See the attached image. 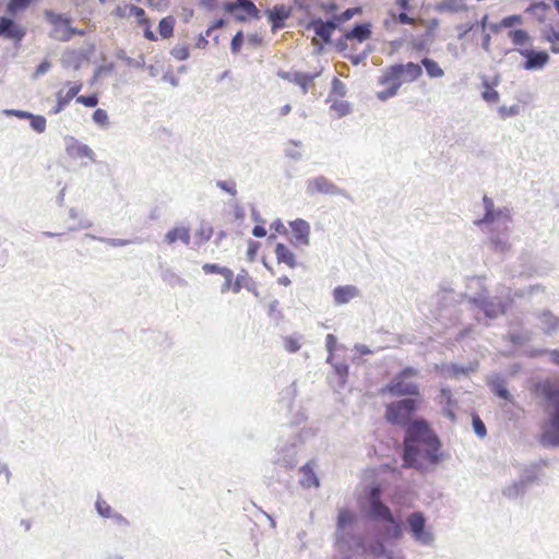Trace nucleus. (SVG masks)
Returning a JSON list of instances; mask_svg holds the SVG:
<instances>
[{"instance_id": "f257e3e1", "label": "nucleus", "mask_w": 559, "mask_h": 559, "mask_svg": "<svg viewBox=\"0 0 559 559\" xmlns=\"http://www.w3.org/2000/svg\"><path fill=\"white\" fill-rule=\"evenodd\" d=\"M382 493L381 486L372 484L360 502L365 518L382 523V525H373L365 535L336 532L335 538L340 548L376 558L393 559L386 549V543L403 537L404 523L401 519L395 518L392 510L382 501Z\"/></svg>"}, {"instance_id": "f03ea898", "label": "nucleus", "mask_w": 559, "mask_h": 559, "mask_svg": "<svg viewBox=\"0 0 559 559\" xmlns=\"http://www.w3.org/2000/svg\"><path fill=\"white\" fill-rule=\"evenodd\" d=\"M442 443L429 423L415 418L406 425L403 440V462L405 467L420 469L424 462L437 465L442 461Z\"/></svg>"}, {"instance_id": "7ed1b4c3", "label": "nucleus", "mask_w": 559, "mask_h": 559, "mask_svg": "<svg viewBox=\"0 0 559 559\" xmlns=\"http://www.w3.org/2000/svg\"><path fill=\"white\" fill-rule=\"evenodd\" d=\"M423 74L421 66L415 62L395 63L388 67L379 78V85H388L383 91L377 92V98L385 102L397 95L400 87L405 82H414Z\"/></svg>"}, {"instance_id": "20e7f679", "label": "nucleus", "mask_w": 559, "mask_h": 559, "mask_svg": "<svg viewBox=\"0 0 559 559\" xmlns=\"http://www.w3.org/2000/svg\"><path fill=\"white\" fill-rule=\"evenodd\" d=\"M546 400V418L542 425L540 443L545 448L559 447V386L546 382L542 386Z\"/></svg>"}, {"instance_id": "39448f33", "label": "nucleus", "mask_w": 559, "mask_h": 559, "mask_svg": "<svg viewBox=\"0 0 559 559\" xmlns=\"http://www.w3.org/2000/svg\"><path fill=\"white\" fill-rule=\"evenodd\" d=\"M302 444L304 439L300 433L289 435L276 445L272 463L285 471L294 469L298 464L297 454Z\"/></svg>"}, {"instance_id": "423d86ee", "label": "nucleus", "mask_w": 559, "mask_h": 559, "mask_svg": "<svg viewBox=\"0 0 559 559\" xmlns=\"http://www.w3.org/2000/svg\"><path fill=\"white\" fill-rule=\"evenodd\" d=\"M468 302L483 311L486 318L493 320L507 312L511 299L502 296H490L486 289L467 297Z\"/></svg>"}, {"instance_id": "0eeeda50", "label": "nucleus", "mask_w": 559, "mask_h": 559, "mask_svg": "<svg viewBox=\"0 0 559 559\" xmlns=\"http://www.w3.org/2000/svg\"><path fill=\"white\" fill-rule=\"evenodd\" d=\"M406 526L413 540L425 547H431L435 544L436 536L427 525V518L421 511H415L408 514Z\"/></svg>"}, {"instance_id": "6e6552de", "label": "nucleus", "mask_w": 559, "mask_h": 559, "mask_svg": "<svg viewBox=\"0 0 559 559\" xmlns=\"http://www.w3.org/2000/svg\"><path fill=\"white\" fill-rule=\"evenodd\" d=\"M417 411V401L412 397L402 399L386 405L385 418L394 425H406L413 420L412 416Z\"/></svg>"}, {"instance_id": "1a4fd4ad", "label": "nucleus", "mask_w": 559, "mask_h": 559, "mask_svg": "<svg viewBox=\"0 0 559 559\" xmlns=\"http://www.w3.org/2000/svg\"><path fill=\"white\" fill-rule=\"evenodd\" d=\"M511 228V221L507 225H484V230L488 234V240L492 251L504 254L510 251L511 242L509 240V233Z\"/></svg>"}, {"instance_id": "9d476101", "label": "nucleus", "mask_w": 559, "mask_h": 559, "mask_svg": "<svg viewBox=\"0 0 559 559\" xmlns=\"http://www.w3.org/2000/svg\"><path fill=\"white\" fill-rule=\"evenodd\" d=\"M485 214L481 218L476 219L475 225L483 227L484 225H507L511 221L510 211L507 207L496 209L492 199L487 195L483 198Z\"/></svg>"}, {"instance_id": "9b49d317", "label": "nucleus", "mask_w": 559, "mask_h": 559, "mask_svg": "<svg viewBox=\"0 0 559 559\" xmlns=\"http://www.w3.org/2000/svg\"><path fill=\"white\" fill-rule=\"evenodd\" d=\"M223 9L226 13L235 14L237 22L245 23L249 17L259 20L261 17L260 10L251 0H235L234 2H224Z\"/></svg>"}, {"instance_id": "f8f14e48", "label": "nucleus", "mask_w": 559, "mask_h": 559, "mask_svg": "<svg viewBox=\"0 0 559 559\" xmlns=\"http://www.w3.org/2000/svg\"><path fill=\"white\" fill-rule=\"evenodd\" d=\"M307 193L312 195L314 193H321L325 195H342L348 200H352L350 195L346 190L337 187L333 181L329 180L324 176H317L306 181Z\"/></svg>"}, {"instance_id": "ddd939ff", "label": "nucleus", "mask_w": 559, "mask_h": 559, "mask_svg": "<svg viewBox=\"0 0 559 559\" xmlns=\"http://www.w3.org/2000/svg\"><path fill=\"white\" fill-rule=\"evenodd\" d=\"M406 379L395 374L392 380L382 388V393H389L392 396H416L420 395L418 384L407 382Z\"/></svg>"}, {"instance_id": "4468645a", "label": "nucleus", "mask_w": 559, "mask_h": 559, "mask_svg": "<svg viewBox=\"0 0 559 559\" xmlns=\"http://www.w3.org/2000/svg\"><path fill=\"white\" fill-rule=\"evenodd\" d=\"M519 53L525 58L523 63V68L525 70H540L543 69L549 61V55L544 50H535V49H518Z\"/></svg>"}, {"instance_id": "2eb2a0df", "label": "nucleus", "mask_w": 559, "mask_h": 559, "mask_svg": "<svg viewBox=\"0 0 559 559\" xmlns=\"http://www.w3.org/2000/svg\"><path fill=\"white\" fill-rule=\"evenodd\" d=\"M289 227L292 229L293 239L292 243L295 247H307L310 243V224L302 219L296 218L289 222Z\"/></svg>"}, {"instance_id": "dca6fc26", "label": "nucleus", "mask_w": 559, "mask_h": 559, "mask_svg": "<svg viewBox=\"0 0 559 559\" xmlns=\"http://www.w3.org/2000/svg\"><path fill=\"white\" fill-rule=\"evenodd\" d=\"M25 35V28L19 25L14 20L8 16H0V37L20 44Z\"/></svg>"}, {"instance_id": "f3484780", "label": "nucleus", "mask_w": 559, "mask_h": 559, "mask_svg": "<svg viewBox=\"0 0 559 559\" xmlns=\"http://www.w3.org/2000/svg\"><path fill=\"white\" fill-rule=\"evenodd\" d=\"M486 383L489 386L490 391L499 399L504 401H511L512 395L507 388V380L500 373H490L486 378Z\"/></svg>"}, {"instance_id": "a211bd4d", "label": "nucleus", "mask_w": 559, "mask_h": 559, "mask_svg": "<svg viewBox=\"0 0 559 559\" xmlns=\"http://www.w3.org/2000/svg\"><path fill=\"white\" fill-rule=\"evenodd\" d=\"M319 72L316 73H307V72H283L280 73V76L300 86L304 94L308 93L309 85L313 82V80L319 76Z\"/></svg>"}, {"instance_id": "6ab92c4d", "label": "nucleus", "mask_w": 559, "mask_h": 559, "mask_svg": "<svg viewBox=\"0 0 559 559\" xmlns=\"http://www.w3.org/2000/svg\"><path fill=\"white\" fill-rule=\"evenodd\" d=\"M292 10L284 4H276L267 10L266 15L272 25V31L281 29L285 26V21L290 16Z\"/></svg>"}, {"instance_id": "aec40b11", "label": "nucleus", "mask_w": 559, "mask_h": 559, "mask_svg": "<svg viewBox=\"0 0 559 559\" xmlns=\"http://www.w3.org/2000/svg\"><path fill=\"white\" fill-rule=\"evenodd\" d=\"M67 154L71 157L76 158H88L92 162H95V153L94 151L86 144L79 142L75 139H71V141L67 144Z\"/></svg>"}, {"instance_id": "412c9836", "label": "nucleus", "mask_w": 559, "mask_h": 559, "mask_svg": "<svg viewBox=\"0 0 559 559\" xmlns=\"http://www.w3.org/2000/svg\"><path fill=\"white\" fill-rule=\"evenodd\" d=\"M358 296L359 289L354 285L336 286L333 289V299L336 306L345 305Z\"/></svg>"}, {"instance_id": "4be33fe9", "label": "nucleus", "mask_w": 559, "mask_h": 559, "mask_svg": "<svg viewBox=\"0 0 559 559\" xmlns=\"http://www.w3.org/2000/svg\"><path fill=\"white\" fill-rule=\"evenodd\" d=\"M81 88H82V84L81 83H75V84H73L69 88V91L66 93V95H62V91H59L57 93V104L51 109V114L57 115V114L61 112L69 105V103L74 97L78 96V94L80 93Z\"/></svg>"}, {"instance_id": "5701e85b", "label": "nucleus", "mask_w": 559, "mask_h": 559, "mask_svg": "<svg viewBox=\"0 0 559 559\" xmlns=\"http://www.w3.org/2000/svg\"><path fill=\"white\" fill-rule=\"evenodd\" d=\"M307 31H313L314 34L325 44L331 41L333 32L321 17L312 19L307 25Z\"/></svg>"}, {"instance_id": "b1692460", "label": "nucleus", "mask_w": 559, "mask_h": 559, "mask_svg": "<svg viewBox=\"0 0 559 559\" xmlns=\"http://www.w3.org/2000/svg\"><path fill=\"white\" fill-rule=\"evenodd\" d=\"M301 475L299 483L304 488L319 487L320 481L314 473V465L312 462H308L299 468Z\"/></svg>"}, {"instance_id": "393cba45", "label": "nucleus", "mask_w": 559, "mask_h": 559, "mask_svg": "<svg viewBox=\"0 0 559 559\" xmlns=\"http://www.w3.org/2000/svg\"><path fill=\"white\" fill-rule=\"evenodd\" d=\"M190 228L186 226H176L169 229L165 235V241L168 245H174L177 240L188 246L190 243Z\"/></svg>"}, {"instance_id": "a878e982", "label": "nucleus", "mask_w": 559, "mask_h": 559, "mask_svg": "<svg viewBox=\"0 0 559 559\" xmlns=\"http://www.w3.org/2000/svg\"><path fill=\"white\" fill-rule=\"evenodd\" d=\"M371 35V25L370 23H356L348 32L345 34V39L349 40H358L359 43L368 39Z\"/></svg>"}, {"instance_id": "bb28decb", "label": "nucleus", "mask_w": 559, "mask_h": 559, "mask_svg": "<svg viewBox=\"0 0 559 559\" xmlns=\"http://www.w3.org/2000/svg\"><path fill=\"white\" fill-rule=\"evenodd\" d=\"M274 252L278 263H285L292 269L297 266L296 255L286 245L278 242Z\"/></svg>"}, {"instance_id": "cd10ccee", "label": "nucleus", "mask_w": 559, "mask_h": 559, "mask_svg": "<svg viewBox=\"0 0 559 559\" xmlns=\"http://www.w3.org/2000/svg\"><path fill=\"white\" fill-rule=\"evenodd\" d=\"M542 329L545 334L552 335L559 329V318L550 311H543L539 316Z\"/></svg>"}, {"instance_id": "c85d7f7f", "label": "nucleus", "mask_w": 559, "mask_h": 559, "mask_svg": "<svg viewBox=\"0 0 559 559\" xmlns=\"http://www.w3.org/2000/svg\"><path fill=\"white\" fill-rule=\"evenodd\" d=\"M498 85V79H495L493 83H490L486 76H483L481 86L484 88L481 98L488 104H495L499 100V93L493 88Z\"/></svg>"}, {"instance_id": "c756f323", "label": "nucleus", "mask_w": 559, "mask_h": 559, "mask_svg": "<svg viewBox=\"0 0 559 559\" xmlns=\"http://www.w3.org/2000/svg\"><path fill=\"white\" fill-rule=\"evenodd\" d=\"M59 31H60V27H55L50 32L49 36L51 38L56 39V40L69 41L72 38V36H74V35H80V36L84 35V31L83 29H79L76 27H72L70 24L64 26L63 34H59Z\"/></svg>"}, {"instance_id": "7c9ffc66", "label": "nucleus", "mask_w": 559, "mask_h": 559, "mask_svg": "<svg viewBox=\"0 0 559 559\" xmlns=\"http://www.w3.org/2000/svg\"><path fill=\"white\" fill-rule=\"evenodd\" d=\"M85 238H90L92 240L104 242L111 247H124V246H128L131 243L139 242L138 239L107 238V237L95 236L93 234H85Z\"/></svg>"}, {"instance_id": "2f4dec72", "label": "nucleus", "mask_w": 559, "mask_h": 559, "mask_svg": "<svg viewBox=\"0 0 559 559\" xmlns=\"http://www.w3.org/2000/svg\"><path fill=\"white\" fill-rule=\"evenodd\" d=\"M356 521L355 515L345 509L338 511L337 522H336V532H346L345 528L353 525Z\"/></svg>"}, {"instance_id": "473e14b6", "label": "nucleus", "mask_w": 559, "mask_h": 559, "mask_svg": "<svg viewBox=\"0 0 559 559\" xmlns=\"http://www.w3.org/2000/svg\"><path fill=\"white\" fill-rule=\"evenodd\" d=\"M95 511L102 519H111L116 510L98 495L95 501Z\"/></svg>"}, {"instance_id": "72a5a7b5", "label": "nucleus", "mask_w": 559, "mask_h": 559, "mask_svg": "<svg viewBox=\"0 0 559 559\" xmlns=\"http://www.w3.org/2000/svg\"><path fill=\"white\" fill-rule=\"evenodd\" d=\"M421 66L425 68L427 75L431 79L442 78L444 75L442 68L433 59L424 58Z\"/></svg>"}, {"instance_id": "f704fd0d", "label": "nucleus", "mask_w": 559, "mask_h": 559, "mask_svg": "<svg viewBox=\"0 0 559 559\" xmlns=\"http://www.w3.org/2000/svg\"><path fill=\"white\" fill-rule=\"evenodd\" d=\"M476 366H461L457 364H450L445 367V372L451 378H460L461 376H466L469 372L475 371Z\"/></svg>"}, {"instance_id": "c9c22d12", "label": "nucleus", "mask_w": 559, "mask_h": 559, "mask_svg": "<svg viewBox=\"0 0 559 559\" xmlns=\"http://www.w3.org/2000/svg\"><path fill=\"white\" fill-rule=\"evenodd\" d=\"M302 142L297 140H289L284 150V154L287 158L294 160H300L302 158V153L297 150V147H301Z\"/></svg>"}, {"instance_id": "e433bc0d", "label": "nucleus", "mask_w": 559, "mask_h": 559, "mask_svg": "<svg viewBox=\"0 0 559 559\" xmlns=\"http://www.w3.org/2000/svg\"><path fill=\"white\" fill-rule=\"evenodd\" d=\"M526 487L524 485L521 484V481H515L513 483L512 485L506 487L503 490H502V493L504 497L509 498V499H516L519 497H522L525 495L526 492Z\"/></svg>"}, {"instance_id": "4c0bfd02", "label": "nucleus", "mask_w": 559, "mask_h": 559, "mask_svg": "<svg viewBox=\"0 0 559 559\" xmlns=\"http://www.w3.org/2000/svg\"><path fill=\"white\" fill-rule=\"evenodd\" d=\"M439 12H452L457 13L465 9V5L459 0H443L436 7Z\"/></svg>"}, {"instance_id": "58836bf2", "label": "nucleus", "mask_w": 559, "mask_h": 559, "mask_svg": "<svg viewBox=\"0 0 559 559\" xmlns=\"http://www.w3.org/2000/svg\"><path fill=\"white\" fill-rule=\"evenodd\" d=\"M175 26V19L169 15L163 17L158 23V33L163 38H169L173 36Z\"/></svg>"}, {"instance_id": "ea45409f", "label": "nucleus", "mask_w": 559, "mask_h": 559, "mask_svg": "<svg viewBox=\"0 0 559 559\" xmlns=\"http://www.w3.org/2000/svg\"><path fill=\"white\" fill-rule=\"evenodd\" d=\"M212 234H213V228L209 224L203 222L200 225V228L195 231V238H197L195 245L198 247H200V246L206 243L211 239Z\"/></svg>"}, {"instance_id": "a19ab883", "label": "nucleus", "mask_w": 559, "mask_h": 559, "mask_svg": "<svg viewBox=\"0 0 559 559\" xmlns=\"http://www.w3.org/2000/svg\"><path fill=\"white\" fill-rule=\"evenodd\" d=\"M251 283V278L246 270H241L240 273L237 274L234 284L233 292L235 294L239 293L241 288L250 289L249 284Z\"/></svg>"}, {"instance_id": "79ce46f5", "label": "nucleus", "mask_w": 559, "mask_h": 559, "mask_svg": "<svg viewBox=\"0 0 559 559\" xmlns=\"http://www.w3.org/2000/svg\"><path fill=\"white\" fill-rule=\"evenodd\" d=\"M45 19L53 25V28L60 27L61 24H63L66 26V25L70 24V22H71V20L69 17H67L60 13H55L51 10L45 11Z\"/></svg>"}, {"instance_id": "37998d69", "label": "nucleus", "mask_w": 559, "mask_h": 559, "mask_svg": "<svg viewBox=\"0 0 559 559\" xmlns=\"http://www.w3.org/2000/svg\"><path fill=\"white\" fill-rule=\"evenodd\" d=\"M509 38L515 46H524L530 41V35L524 29H512L508 33Z\"/></svg>"}, {"instance_id": "c03bdc74", "label": "nucleus", "mask_w": 559, "mask_h": 559, "mask_svg": "<svg viewBox=\"0 0 559 559\" xmlns=\"http://www.w3.org/2000/svg\"><path fill=\"white\" fill-rule=\"evenodd\" d=\"M536 479H537L536 466L532 465V466L525 467L521 472L519 481H521V484L527 488Z\"/></svg>"}, {"instance_id": "a18cd8bd", "label": "nucleus", "mask_w": 559, "mask_h": 559, "mask_svg": "<svg viewBox=\"0 0 559 559\" xmlns=\"http://www.w3.org/2000/svg\"><path fill=\"white\" fill-rule=\"evenodd\" d=\"M508 338L514 345H523L532 340V332L528 330L512 332L508 334Z\"/></svg>"}, {"instance_id": "49530a36", "label": "nucleus", "mask_w": 559, "mask_h": 559, "mask_svg": "<svg viewBox=\"0 0 559 559\" xmlns=\"http://www.w3.org/2000/svg\"><path fill=\"white\" fill-rule=\"evenodd\" d=\"M162 278L170 284L171 286L179 285V286H186L187 282L177 275L173 270L166 269L162 273Z\"/></svg>"}, {"instance_id": "de8ad7c7", "label": "nucleus", "mask_w": 559, "mask_h": 559, "mask_svg": "<svg viewBox=\"0 0 559 559\" xmlns=\"http://www.w3.org/2000/svg\"><path fill=\"white\" fill-rule=\"evenodd\" d=\"M34 0H10L7 4V12L10 14H16L20 11L25 10Z\"/></svg>"}, {"instance_id": "09e8293b", "label": "nucleus", "mask_w": 559, "mask_h": 559, "mask_svg": "<svg viewBox=\"0 0 559 559\" xmlns=\"http://www.w3.org/2000/svg\"><path fill=\"white\" fill-rule=\"evenodd\" d=\"M27 119H29L32 129L37 133H43L46 130V118L44 116L31 114Z\"/></svg>"}, {"instance_id": "8fccbe9b", "label": "nucleus", "mask_w": 559, "mask_h": 559, "mask_svg": "<svg viewBox=\"0 0 559 559\" xmlns=\"http://www.w3.org/2000/svg\"><path fill=\"white\" fill-rule=\"evenodd\" d=\"M132 15L138 19L139 24L148 25V20L145 16V11L143 8L130 4L129 5V16Z\"/></svg>"}, {"instance_id": "3c124183", "label": "nucleus", "mask_w": 559, "mask_h": 559, "mask_svg": "<svg viewBox=\"0 0 559 559\" xmlns=\"http://www.w3.org/2000/svg\"><path fill=\"white\" fill-rule=\"evenodd\" d=\"M472 426L474 432L479 437L484 438L487 436V428L481 418L478 415H473L472 417Z\"/></svg>"}, {"instance_id": "603ef678", "label": "nucleus", "mask_w": 559, "mask_h": 559, "mask_svg": "<svg viewBox=\"0 0 559 559\" xmlns=\"http://www.w3.org/2000/svg\"><path fill=\"white\" fill-rule=\"evenodd\" d=\"M297 394V385L296 382H293L290 385H288L285 390L282 391V401H287V407H290L293 404V401Z\"/></svg>"}, {"instance_id": "864d4df0", "label": "nucleus", "mask_w": 559, "mask_h": 559, "mask_svg": "<svg viewBox=\"0 0 559 559\" xmlns=\"http://www.w3.org/2000/svg\"><path fill=\"white\" fill-rule=\"evenodd\" d=\"M498 112L502 119L514 117L520 114V106L519 105H512V106L502 105L499 107Z\"/></svg>"}, {"instance_id": "5fc2aeb1", "label": "nucleus", "mask_w": 559, "mask_h": 559, "mask_svg": "<svg viewBox=\"0 0 559 559\" xmlns=\"http://www.w3.org/2000/svg\"><path fill=\"white\" fill-rule=\"evenodd\" d=\"M202 270L205 274H219L223 276L229 269L215 263H205L203 264Z\"/></svg>"}, {"instance_id": "6e6d98bb", "label": "nucleus", "mask_w": 559, "mask_h": 559, "mask_svg": "<svg viewBox=\"0 0 559 559\" xmlns=\"http://www.w3.org/2000/svg\"><path fill=\"white\" fill-rule=\"evenodd\" d=\"M216 187L233 197L237 194L236 182L234 180H217Z\"/></svg>"}, {"instance_id": "4d7b16f0", "label": "nucleus", "mask_w": 559, "mask_h": 559, "mask_svg": "<svg viewBox=\"0 0 559 559\" xmlns=\"http://www.w3.org/2000/svg\"><path fill=\"white\" fill-rule=\"evenodd\" d=\"M92 119L93 121L100 126V127H106L108 124V115H107V111L102 109V108H97L94 112H93V116H92Z\"/></svg>"}, {"instance_id": "13d9d810", "label": "nucleus", "mask_w": 559, "mask_h": 559, "mask_svg": "<svg viewBox=\"0 0 559 559\" xmlns=\"http://www.w3.org/2000/svg\"><path fill=\"white\" fill-rule=\"evenodd\" d=\"M76 102L86 107L93 108L98 104V97L96 94L81 95L76 97Z\"/></svg>"}, {"instance_id": "bf43d9fd", "label": "nucleus", "mask_w": 559, "mask_h": 559, "mask_svg": "<svg viewBox=\"0 0 559 559\" xmlns=\"http://www.w3.org/2000/svg\"><path fill=\"white\" fill-rule=\"evenodd\" d=\"M333 368L335 373L340 377L342 384H344L348 376L349 366L346 362H335L333 364Z\"/></svg>"}, {"instance_id": "052dcab7", "label": "nucleus", "mask_w": 559, "mask_h": 559, "mask_svg": "<svg viewBox=\"0 0 559 559\" xmlns=\"http://www.w3.org/2000/svg\"><path fill=\"white\" fill-rule=\"evenodd\" d=\"M110 520L112 524L119 528H128L131 525V522L118 511H116Z\"/></svg>"}, {"instance_id": "680f3d73", "label": "nucleus", "mask_w": 559, "mask_h": 559, "mask_svg": "<svg viewBox=\"0 0 559 559\" xmlns=\"http://www.w3.org/2000/svg\"><path fill=\"white\" fill-rule=\"evenodd\" d=\"M170 53L177 60H187L189 58V48L177 45L171 49Z\"/></svg>"}, {"instance_id": "e2e57ef3", "label": "nucleus", "mask_w": 559, "mask_h": 559, "mask_svg": "<svg viewBox=\"0 0 559 559\" xmlns=\"http://www.w3.org/2000/svg\"><path fill=\"white\" fill-rule=\"evenodd\" d=\"M243 44V33L241 31L237 32L230 41V50L233 53H238Z\"/></svg>"}, {"instance_id": "0e129e2a", "label": "nucleus", "mask_w": 559, "mask_h": 559, "mask_svg": "<svg viewBox=\"0 0 559 559\" xmlns=\"http://www.w3.org/2000/svg\"><path fill=\"white\" fill-rule=\"evenodd\" d=\"M331 108L337 112L338 117H344L350 112L349 104L343 100L334 102Z\"/></svg>"}, {"instance_id": "69168bd1", "label": "nucleus", "mask_w": 559, "mask_h": 559, "mask_svg": "<svg viewBox=\"0 0 559 559\" xmlns=\"http://www.w3.org/2000/svg\"><path fill=\"white\" fill-rule=\"evenodd\" d=\"M331 93L344 97L346 95V85L340 79L333 78Z\"/></svg>"}, {"instance_id": "338daca9", "label": "nucleus", "mask_w": 559, "mask_h": 559, "mask_svg": "<svg viewBox=\"0 0 559 559\" xmlns=\"http://www.w3.org/2000/svg\"><path fill=\"white\" fill-rule=\"evenodd\" d=\"M549 9V5L546 4L545 2H536V3H532L527 9H526V12L527 13H533V14H536V15H543L546 10Z\"/></svg>"}, {"instance_id": "774afa93", "label": "nucleus", "mask_w": 559, "mask_h": 559, "mask_svg": "<svg viewBox=\"0 0 559 559\" xmlns=\"http://www.w3.org/2000/svg\"><path fill=\"white\" fill-rule=\"evenodd\" d=\"M361 12L362 9L360 7L348 8L340 14V20L343 21V23H345L352 20L356 14H360Z\"/></svg>"}]
</instances>
